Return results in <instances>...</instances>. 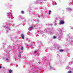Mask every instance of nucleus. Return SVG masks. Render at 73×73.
Instances as JSON below:
<instances>
[{"instance_id": "obj_5", "label": "nucleus", "mask_w": 73, "mask_h": 73, "mask_svg": "<svg viewBox=\"0 0 73 73\" xmlns=\"http://www.w3.org/2000/svg\"><path fill=\"white\" fill-rule=\"evenodd\" d=\"M59 51H60V52H63V51H64V50L61 49V50H59Z\"/></svg>"}, {"instance_id": "obj_9", "label": "nucleus", "mask_w": 73, "mask_h": 73, "mask_svg": "<svg viewBox=\"0 0 73 73\" xmlns=\"http://www.w3.org/2000/svg\"><path fill=\"white\" fill-rule=\"evenodd\" d=\"M19 57H21V54H19L18 56Z\"/></svg>"}, {"instance_id": "obj_6", "label": "nucleus", "mask_w": 73, "mask_h": 73, "mask_svg": "<svg viewBox=\"0 0 73 73\" xmlns=\"http://www.w3.org/2000/svg\"><path fill=\"white\" fill-rule=\"evenodd\" d=\"M20 49L21 50H23V47H21Z\"/></svg>"}, {"instance_id": "obj_7", "label": "nucleus", "mask_w": 73, "mask_h": 73, "mask_svg": "<svg viewBox=\"0 0 73 73\" xmlns=\"http://www.w3.org/2000/svg\"><path fill=\"white\" fill-rule=\"evenodd\" d=\"M30 28H31V29H33V27H30Z\"/></svg>"}, {"instance_id": "obj_1", "label": "nucleus", "mask_w": 73, "mask_h": 73, "mask_svg": "<svg viewBox=\"0 0 73 73\" xmlns=\"http://www.w3.org/2000/svg\"><path fill=\"white\" fill-rule=\"evenodd\" d=\"M60 24H64V21L62 20L60 21Z\"/></svg>"}, {"instance_id": "obj_11", "label": "nucleus", "mask_w": 73, "mask_h": 73, "mask_svg": "<svg viewBox=\"0 0 73 73\" xmlns=\"http://www.w3.org/2000/svg\"><path fill=\"white\" fill-rule=\"evenodd\" d=\"M53 38H54V39H55V38H56V36H54Z\"/></svg>"}, {"instance_id": "obj_17", "label": "nucleus", "mask_w": 73, "mask_h": 73, "mask_svg": "<svg viewBox=\"0 0 73 73\" xmlns=\"http://www.w3.org/2000/svg\"><path fill=\"white\" fill-rule=\"evenodd\" d=\"M33 44H35V43H33Z\"/></svg>"}, {"instance_id": "obj_13", "label": "nucleus", "mask_w": 73, "mask_h": 73, "mask_svg": "<svg viewBox=\"0 0 73 73\" xmlns=\"http://www.w3.org/2000/svg\"><path fill=\"white\" fill-rule=\"evenodd\" d=\"M6 60H7V61H8V58H7V59H6Z\"/></svg>"}, {"instance_id": "obj_14", "label": "nucleus", "mask_w": 73, "mask_h": 73, "mask_svg": "<svg viewBox=\"0 0 73 73\" xmlns=\"http://www.w3.org/2000/svg\"><path fill=\"white\" fill-rule=\"evenodd\" d=\"M2 67L0 66V69H1Z\"/></svg>"}, {"instance_id": "obj_15", "label": "nucleus", "mask_w": 73, "mask_h": 73, "mask_svg": "<svg viewBox=\"0 0 73 73\" xmlns=\"http://www.w3.org/2000/svg\"><path fill=\"white\" fill-rule=\"evenodd\" d=\"M50 69H52V67L51 66H50Z\"/></svg>"}, {"instance_id": "obj_2", "label": "nucleus", "mask_w": 73, "mask_h": 73, "mask_svg": "<svg viewBox=\"0 0 73 73\" xmlns=\"http://www.w3.org/2000/svg\"><path fill=\"white\" fill-rule=\"evenodd\" d=\"M21 36L22 38H23V39H24V34H21Z\"/></svg>"}, {"instance_id": "obj_8", "label": "nucleus", "mask_w": 73, "mask_h": 73, "mask_svg": "<svg viewBox=\"0 0 73 73\" xmlns=\"http://www.w3.org/2000/svg\"><path fill=\"white\" fill-rule=\"evenodd\" d=\"M50 12H51V11L49 10V15H50Z\"/></svg>"}, {"instance_id": "obj_10", "label": "nucleus", "mask_w": 73, "mask_h": 73, "mask_svg": "<svg viewBox=\"0 0 73 73\" xmlns=\"http://www.w3.org/2000/svg\"><path fill=\"white\" fill-rule=\"evenodd\" d=\"M68 73H72V72L71 71H68Z\"/></svg>"}, {"instance_id": "obj_4", "label": "nucleus", "mask_w": 73, "mask_h": 73, "mask_svg": "<svg viewBox=\"0 0 73 73\" xmlns=\"http://www.w3.org/2000/svg\"><path fill=\"white\" fill-rule=\"evenodd\" d=\"M21 13H22V14H24V11H21Z\"/></svg>"}, {"instance_id": "obj_16", "label": "nucleus", "mask_w": 73, "mask_h": 73, "mask_svg": "<svg viewBox=\"0 0 73 73\" xmlns=\"http://www.w3.org/2000/svg\"><path fill=\"white\" fill-rule=\"evenodd\" d=\"M49 65H50V62H49Z\"/></svg>"}, {"instance_id": "obj_12", "label": "nucleus", "mask_w": 73, "mask_h": 73, "mask_svg": "<svg viewBox=\"0 0 73 73\" xmlns=\"http://www.w3.org/2000/svg\"><path fill=\"white\" fill-rule=\"evenodd\" d=\"M37 52L36 50V51H34V53H35V54H36V52Z\"/></svg>"}, {"instance_id": "obj_3", "label": "nucleus", "mask_w": 73, "mask_h": 73, "mask_svg": "<svg viewBox=\"0 0 73 73\" xmlns=\"http://www.w3.org/2000/svg\"><path fill=\"white\" fill-rule=\"evenodd\" d=\"M12 70H9V73H12Z\"/></svg>"}]
</instances>
